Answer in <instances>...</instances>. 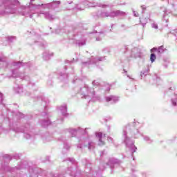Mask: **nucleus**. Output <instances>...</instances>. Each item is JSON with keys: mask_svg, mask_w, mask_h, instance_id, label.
I'll use <instances>...</instances> for the list:
<instances>
[{"mask_svg": "<svg viewBox=\"0 0 177 177\" xmlns=\"http://www.w3.org/2000/svg\"><path fill=\"white\" fill-rule=\"evenodd\" d=\"M154 28H158V26L155 25V26H154Z\"/></svg>", "mask_w": 177, "mask_h": 177, "instance_id": "nucleus-2", "label": "nucleus"}, {"mask_svg": "<svg viewBox=\"0 0 177 177\" xmlns=\"http://www.w3.org/2000/svg\"><path fill=\"white\" fill-rule=\"evenodd\" d=\"M98 136H102L101 133H98Z\"/></svg>", "mask_w": 177, "mask_h": 177, "instance_id": "nucleus-3", "label": "nucleus"}, {"mask_svg": "<svg viewBox=\"0 0 177 177\" xmlns=\"http://www.w3.org/2000/svg\"><path fill=\"white\" fill-rule=\"evenodd\" d=\"M156 54H151V56H150V60L151 62V63H153V62L156 60Z\"/></svg>", "mask_w": 177, "mask_h": 177, "instance_id": "nucleus-1", "label": "nucleus"}, {"mask_svg": "<svg viewBox=\"0 0 177 177\" xmlns=\"http://www.w3.org/2000/svg\"><path fill=\"white\" fill-rule=\"evenodd\" d=\"M58 3H60V1H58Z\"/></svg>", "mask_w": 177, "mask_h": 177, "instance_id": "nucleus-5", "label": "nucleus"}, {"mask_svg": "<svg viewBox=\"0 0 177 177\" xmlns=\"http://www.w3.org/2000/svg\"><path fill=\"white\" fill-rule=\"evenodd\" d=\"M176 103L174 104V106H176Z\"/></svg>", "mask_w": 177, "mask_h": 177, "instance_id": "nucleus-4", "label": "nucleus"}]
</instances>
